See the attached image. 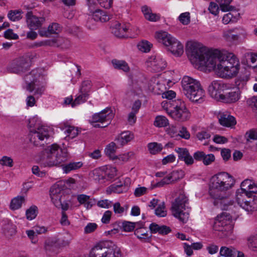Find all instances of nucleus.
I'll return each instance as SVG.
<instances>
[{
	"label": "nucleus",
	"mask_w": 257,
	"mask_h": 257,
	"mask_svg": "<svg viewBox=\"0 0 257 257\" xmlns=\"http://www.w3.org/2000/svg\"><path fill=\"white\" fill-rule=\"evenodd\" d=\"M186 52L195 67L214 69L222 78L231 77L238 72L239 60L232 53L222 52L218 50L208 51L205 47L192 42L187 44Z\"/></svg>",
	"instance_id": "f257e3e1"
},
{
	"label": "nucleus",
	"mask_w": 257,
	"mask_h": 257,
	"mask_svg": "<svg viewBox=\"0 0 257 257\" xmlns=\"http://www.w3.org/2000/svg\"><path fill=\"white\" fill-rule=\"evenodd\" d=\"M186 52L195 67L214 69L222 78L231 77L238 72L239 60L232 53L222 52L218 50L208 51L205 47L192 42L187 44Z\"/></svg>",
	"instance_id": "f03ea898"
},
{
	"label": "nucleus",
	"mask_w": 257,
	"mask_h": 257,
	"mask_svg": "<svg viewBox=\"0 0 257 257\" xmlns=\"http://www.w3.org/2000/svg\"><path fill=\"white\" fill-rule=\"evenodd\" d=\"M233 177L224 172L218 173L212 177L209 189V194L214 200L215 206L222 210H227L232 202L228 198L230 190L234 185Z\"/></svg>",
	"instance_id": "7ed1b4c3"
},
{
	"label": "nucleus",
	"mask_w": 257,
	"mask_h": 257,
	"mask_svg": "<svg viewBox=\"0 0 257 257\" xmlns=\"http://www.w3.org/2000/svg\"><path fill=\"white\" fill-rule=\"evenodd\" d=\"M181 85L183 94L190 100L198 103L204 101L205 92L198 80L184 76L181 81Z\"/></svg>",
	"instance_id": "20e7f679"
},
{
	"label": "nucleus",
	"mask_w": 257,
	"mask_h": 257,
	"mask_svg": "<svg viewBox=\"0 0 257 257\" xmlns=\"http://www.w3.org/2000/svg\"><path fill=\"white\" fill-rule=\"evenodd\" d=\"M68 159L67 150L54 144L46 150L41 164L45 167L61 166Z\"/></svg>",
	"instance_id": "39448f33"
},
{
	"label": "nucleus",
	"mask_w": 257,
	"mask_h": 257,
	"mask_svg": "<svg viewBox=\"0 0 257 257\" xmlns=\"http://www.w3.org/2000/svg\"><path fill=\"white\" fill-rule=\"evenodd\" d=\"M28 126L30 128V141L37 145V140L43 141L50 136V128L42 125L41 120L37 116L31 118L29 121Z\"/></svg>",
	"instance_id": "423d86ee"
},
{
	"label": "nucleus",
	"mask_w": 257,
	"mask_h": 257,
	"mask_svg": "<svg viewBox=\"0 0 257 257\" xmlns=\"http://www.w3.org/2000/svg\"><path fill=\"white\" fill-rule=\"evenodd\" d=\"M155 38L165 46L168 51L176 56H181L184 52L183 44L175 38L165 31L157 32Z\"/></svg>",
	"instance_id": "0eeeda50"
},
{
	"label": "nucleus",
	"mask_w": 257,
	"mask_h": 257,
	"mask_svg": "<svg viewBox=\"0 0 257 257\" xmlns=\"http://www.w3.org/2000/svg\"><path fill=\"white\" fill-rule=\"evenodd\" d=\"M90 257H121L120 250L113 242L106 241L95 245L90 252Z\"/></svg>",
	"instance_id": "6e6552de"
},
{
	"label": "nucleus",
	"mask_w": 257,
	"mask_h": 257,
	"mask_svg": "<svg viewBox=\"0 0 257 257\" xmlns=\"http://www.w3.org/2000/svg\"><path fill=\"white\" fill-rule=\"evenodd\" d=\"M171 101L163 102L162 106L169 116L176 120L185 121L187 120L190 116V113L187 108L185 103L181 100H178L174 105L173 109H171Z\"/></svg>",
	"instance_id": "1a4fd4ad"
},
{
	"label": "nucleus",
	"mask_w": 257,
	"mask_h": 257,
	"mask_svg": "<svg viewBox=\"0 0 257 257\" xmlns=\"http://www.w3.org/2000/svg\"><path fill=\"white\" fill-rule=\"evenodd\" d=\"M40 73L36 70H32L24 77V88L30 93L33 92L38 97L41 96L45 90V86L40 81Z\"/></svg>",
	"instance_id": "9d476101"
},
{
	"label": "nucleus",
	"mask_w": 257,
	"mask_h": 257,
	"mask_svg": "<svg viewBox=\"0 0 257 257\" xmlns=\"http://www.w3.org/2000/svg\"><path fill=\"white\" fill-rule=\"evenodd\" d=\"M187 202L188 199L185 195L180 194L172 205L171 208L173 215L183 223L188 220L189 216L188 210H186V209Z\"/></svg>",
	"instance_id": "9b49d317"
},
{
	"label": "nucleus",
	"mask_w": 257,
	"mask_h": 257,
	"mask_svg": "<svg viewBox=\"0 0 257 257\" xmlns=\"http://www.w3.org/2000/svg\"><path fill=\"white\" fill-rule=\"evenodd\" d=\"M113 117L112 110L107 107L100 112L94 114L89 121L94 127H105L110 123Z\"/></svg>",
	"instance_id": "f8f14e48"
},
{
	"label": "nucleus",
	"mask_w": 257,
	"mask_h": 257,
	"mask_svg": "<svg viewBox=\"0 0 257 257\" xmlns=\"http://www.w3.org/2000/svg\"><path fill=\"white\" fill-rule=\"evenodd\" d=\"M50 195L52 202L56 207L61 208L63 211L68 209L69 204L63 201L65 196L61 183L53 185L50 189Z\"/></svg>",
	"instance_id": "ddd939ff"
},
{
	"label": "nucleus",
	"mask_w": 257,
	"mask_h": 257,
	"mask_svg": "<svg viewBox=\"0 0 257 257\" xmlns=\"http://www.w3.org/2000/svg\"><path fill=\"white\" fill-rule=\"evenodd\" d=\"M228 89V84L217 80L212 81L208 88L210 95L217 101H220L223 93Z\"/></svg>",
	"instance_id": "4468645a"
},
{
	"label": "nucleus",
	"mask_w": 257,
	"mask_h": 257,
	"mask_svg": "<svg viewBox=\"0 0 257 257\" xmlns=\"http://www.w3.org/2000/svg\"><path fill=\"white\" fill-rule=\"evenodd\" d=\"M229 218H227L226 213H222L218 215L215 219L213 228L215 230L221 232V237L226 236L229 233V229L230 227L229 223Z\"/></svg>",
	"instance_id": "2eb2a0df"
},
{
	"label": "nucleus",
	"mask_w": 257,
	"mask_h": 257,
	"mask_svg": "<svg viewBox=\"0 0 257 257\" xmlns=\"http://www.w3.org/2000/svg\"><path fill=\"white\" fill-rule=\"evenodd\" d=\"M147 64L151 70L154 72H159L164 70L167 63L162 57L159 55H153L148 58Z\"/></svg>",
	"instance_id": "dca6fc26"
},
{
	"label": "nucleus",
	"mask_w": 257,
	"mask_h": 257,
	"mask_svg": "<svg viewBox=\"0 0 257 257\" xmlns=\"http://www.w3.org/2000/svg\"><path fill=\"white\" fill-rule=\"evenodd\" d=\"M30 58L24 56L15 59L10 67V70L13 73H20L26 70L30 66Z\"/></svg>",
	"instance_id": "f3484780"
},
{
	"label": "nucleus",
	"mask_w": 257,
	"mask_h": 257,
	"mask_svg": "<svg viewBox=\"0 0 257 257\" xmlns=\"http://www.w3.org/2000/svg\"><path fill=\"white\" fill-rule=\"evenodd\" d=\"M162 81L163 80L159 77L151 78L148 82V89L155 94H161L166 89V87Z\"/></svg>",
	"instance_id": "a211bd4d"
},
{
	"label": "nucleus",
	"mask_w": 257,
	"mask_h": 257,
	"mask_svg": "<svg viewBox=\"0 0 257 257\" xmlns=\"http://www.w3.org/2000/svg\"><path fill=\"white\" fill-rule=\"evenodd\" d=\"M240 95L238 88H231L228 84V89L223 93L220 101L227 103H234L239 100Z\"/></svg>",
	"instance_id": "6ab92c4d"
},
{
	"label": "nucleus",
	"mask_w": 257,
	"mask_h": 257,
	"mask_svg": "<svg viewBox=\"0 0 257 257\" xmlns=\"http://www.w3.org/2000/svg\"><path fill=\"white\" fill-rule=\"evenodd\" d=\"M45 21L44 17H38L34 16L31 12L26 14L27 25L31 30H36L40 28Z\"/></svg>",
	"instance_id": "aec40b11"
},
{
	"label": "nucleus",
	"mask_w": 257,
	"mask_h": 257,
	"mask_svg": "<svg viewBox=\"0 0 257 257\" xmlns=\"http://www.w3.org/2000/svg\"><path fill=\"white\" fill-rule=\"evenodd\" d=\"M129 27L130 25L128 24H121L118 22H115L111 26V33L117 37L123 38L126 36Z\"/></svg>",
	"instance_id": "412c9836"
},
{
	"label": "nucleus",
	"mask_w": 257,
	"mask_h": 257,
	"mask_svg": "<svg viewBox=\"0 0 257 257\" xmlns=\"http://www.w3.org/2000/svg\"><path fill=\"white\" fill-rule=\"evenodd\" d=\"M175 151L178 154L179 159L184 161L187 165H191L194 163V159L186 148H176Z\"/></svg>",
	"instance_id": "4be33fe9"
},
{
	"label": "nucleus",
	"mask_w": 257,
	"mask_h": 257,
	"mask_svg": "<svg viewBox=\"0 0 257 257\" xmlns=\"http://www.w3.org/2000/svg\"><path fill=\"white\" fill-rule=\"evenodd\" d=\"M240 189L250 195L257 193V183L250 179L244 180L241 184Z\"/></svg>",
	"instance_id": "5701e85b"
},
{
	"label": "nucleus",
	"mask_w": 257,
	"mask_h": 257,
	"mask_svg": "<svg viewBox=\"0 0 257 257\" xmlns=\"http://www.w3.org/2000/svg\"><path fill=\"white\" fill-rule=\"evenodd\" d=\"M245 204L242 208L248 212H252L257 210V197L255 195H250L245 201Z\"/></svg>",
	"instance_id": "b1692460"
},
{
	"label": "nucleus",
	"mask_w": 257,
	"mask_h": 257,
	"mask_svg": "<svg viewBox=\"0 0 257 257\" xmlns=\"http://www.w3.org/2000/svg\"><path fill=\"white\" fill-rule=\"evenodd\" d=\"M133 139V135L129 131L124 132L119 135L115 139L117 146L120 147L130 142Z\"/></svg>",
	"instance_id": "393cba45"
},
{
	"label": "nucleus",
	"mask_w": 257,
	"mask_h": 257,
	"mask_svg": "<svg viewBox=\"0 0 257 257\" xmlns=\"http://www.w3.org/2000/svg\"><path fill=\"white\" fill-rule=\"evenodd\" d=\"M92 19L95 21H100L101 22H105L109 20L111 16L106 12L97 9L91 13Z\"/></svg>",
	"instance_id": "a878e982"
},
{
	"label": "nucleus",
	"mask_w": 257,
	"mask_h": 257,
	"mask_svg": "<svg viewBox=\"0 0 257 257\" xmlns=\"http://www.w3.org/2000/svg\"><path fill=\"white\" fill-rule=\"evenodd\" d=\"M144 225L143 223H140L135 231V234L138 238L144 239L145 241L149 240L151 235H149L147 229L143 227Z\"/></svg>",
	"instance_id": "bb28decb"
},
{
	"label": "nucleus",
	"mask_w": 257,
	"mask_h": 257,
	"mask_svg": "<svg viewBox=\"0 0 257 257\" xmlns=\"http://www.w3.org/2000/svg\"><path fill=\"white\" fill-rule=\"evenodd\" d=\"M219 121L221 125L226 127H231L236 123L235 118L228 113L221 115Z\"/></svg>",
	"instance_id": "cd10ccee"
},
{
	"label": "nucleus",
	"mask_w": 257,
	"mask_h": 257,
	"mask_svg": "<svg viewBox=\"0 0 257 257\" xmlns=\"http://www.w3.org/2000/svg\"><path fill=\"white\" fill-rule=\"evenodd\" d=\"M90 176L94 180L98 181L100 184L105 183L104 176L103 167L94 169L90 173Z\"/></svg>",
	"instance_id": "c85d7f7f"
},
{
	"label": "nucleus",
	"mask_w": 257,
	"mask_h": 257,
	"mask_svg": "<svg viewBox=\"0 0 257 257\" xmlns=\"http://www.w3.org/2000/svg\"><path fill=\"white\" fill-rule=\"evenodd\" d=\"M83 166L81 162H71L67 164L61 165L63 172L68 174L71 171L80 169Z\"/></svg>",
	"instance_id": "c756f323"
},
{
	"label": "nucleus",
	"mask_w": 257,
	"mask_h": 257,
	"mask_svg": "<svg viewBox=\"0 0 257 257\" xmlns=\"http://www.w3.org/2000/svg\"><path fill=\"white\" fill-rule=\"evenodd\" d=\"M119 146H117L116 143L111 142L106 146L104 152L105 154L111 159L115 160L117 156L115 155V153L116 149L119 148Z\"/></svg>",
	"instance_id": "7c9ffc66"
},
{
	"label": "nucleus",
	"mask_w": 257,
	"mask_h": 257,
	"mask_svg": "<svg viewBox=\"0 0 257 257\" xmlns=\"http://www.w3.org/2000/svg\"><path fill=\"white\" fill-rule=\"evenodd\" d=\"M247 64L257 71V54L253 53H246L244 54Z\"/></svg>",
	"instance_id": "2f4dec72"
},
{
	"label": "nucleus",
	"mask_w": 257,
	"mask_h": 257,
	"mask_svg": "<svg viewBox=\"0 0 257 257\" xmlns=\"http://www.w3.org/2000/svg\"><path fill=\"white\" fill-rule=\"evenodd\" d=\"M250 195L248 193H246L242 190L238 189L236 192V201L237 204L242 208L245 204V201L247 200V197H249Z\"/></svg>",
	"instance_id": "473e14b6"
},
{
	"label": "nucleus",
	"mask_w": 257,
	"mask_h": 257,
	"mask_svg": "<svg viewBox=\"0 0 257 257\" xmlns=\"http://www.w3.org/2000/svg\"><path fill=\"white\" fill-rule=\"evenodd\" d=\"M111 63L116 69L121 70L125 72H128L130 71V67L128 64L124 60L113 59L111 61Z\"/></svg>",
	"instance_id": "72a5a7b5"
},
{
	"label": "nucleus",
	"mask_w": 257,
	"mask_h": 257,
	"mask_svg": "<svg viewBox=\"0 0 257 257\" xmlns=\"http://www.w3.org/2000/svg\"><path fill=\"white\" fill-rule=\"evenodd\" d=\"M105 182L110 180L116 176V169L115 167L108 166L103 167Z\"/></svg>",
	"instance_id": "f704fd0d"
},
{
	"label": "nucleus",
	"mask_w": 257,
	"mask_h": 257,
	"mask_svg": "<svg viewBox=\"0 0 257 257\" xmlns=\"http://www.w3.org/2000/svg\"><path fill=\"white\" fill-rule=\"evenodd\" d=\"M4 233L8 237H10L16 233V227L9 221L4 225Z\"/></svg>",
	"instance_id": "c9c22d12"
},
{
	"label": "nucleus",
	"mask_w": 257,
	"mask_h": 257,
	"mask_svg": "<svg viewBox=\"0 0 257 257\" xmlns=\"http://www.w3.org/2000/svg\"><path fill=\"white\" fill-rule=\"evenodd\" d=\"M52 41H53L52 46L61 47L64 49L68 48L70 45L69 40L63 38L53 39Z\"/></svg>",
	"instance_id": "e433bc0d"
},
{
	"label": "nucleus",
	"mask_w": 257,
	"mask_h": 257,
	"mask_svg": "<svg viewBox=\"0 0 257 257\" xmlns=\"http://www.w3.org/2000/svg\"><path fill=\"white\" fill-rule=\"evenodd\" d=\"M219 253L221 257H235L236 251L231 248L222 246L220 248Z\"/></svg>",
	"instance_id": "4c0bfd02"
},
{
	"label": "nucleus",
	"mask_w": 257,
	"mask_h": 257,
	"mask_svg": "<svg viewBox=\"0 0 257 257\" xmlns=\"http://www.w3.org/2000/svg\"><path fill=\"white\" fill-rule=\"evenodd\" d=\"M219 4L220 9L223 12L231 11L235 9V8L230 5L232 0H216Z\"/></svg>",
	"instance_id": "58836bf2"
},
{
	"label": "nucleus",
	"mask_w": 257,
	"mask_h": 257,
	"mask_svg": "<svg viewBox=\"0 0 257 257\" xmlns=\"http://www.w3.org/2000/svg\"><path fill=\"white\" fill-rule=\"evenodd\" d=\"M148 148L150 153L153 155L158 154L163 149L162 145L156 142L149 143L148 145Z\"/></svg>",
	"instance_id": "ea45409f"
},
{
	"label": "nucleus",
	"mask_w": 257,
	"mask_h": 257,
	"mask_svg": "<svg viewBox=\"0 0 257 257\" xmlns=\"http://www.w3.org/2000/svg\"><path fill=\"white\" fill-rule=\"evenodd\" d=\"M25 202V198L23 196H17L11 201V208L13 210L19 209Z\"/></svg>",
	"instance_id": "a19ab883"
},
{
	"label": "nucleus",
	"mask_w": 257,
	"mask_h": 257,
	"mask_svg": "<svg viewBox=\"0 0 257 257\" xmlns=\"http://www.w3.org/2000/svg\"><path fill=\"white\" fill-rule=\"evenodd\" d=\"M236 29H231L224 32L223 37L225 39L229 42L237 40L238 38V36L237 34H233V32Z\"/></svg>",
	"instance_id": "79ce46f5"
},
{
	"label": "nucleus",
	"mask_w": 257,
	"mask_h": 257,
	"mask_svg": "<svg viewBox=\"0 0 257 257\" xmlns=\"http://www.w3.org/2000/svg\"><path fill=\"white\" fill-rule=\"evenodd\" d=\"M169 124L168 119L162 115H159L156 117L154 125L157 127H165Z\"/></svg>",
	"instance_id": "37998d69"
},
{
	"label": "nucleus",
	"mask_w": 257,
	"mask_h": 257,
	"mask_svg": "<svg viewBox=\"0 0 257 257\" xmlns=\"http://www.w3.org/2000/svg\"><path fill=\"white\" fill-rule=\"evenodd\" d=\"M79 94L72 103V107H74L77 105L85 102L87 100L88 94L80 92Z\"/></svg>",
	"instance_id": "c03bdc74"
},
{
	"label": "nucleus",
	"mask_w": 257,
	"mask_h": 257,
	"mask_svg": "<svg viewBox=\"0 0 257 257\" xmlns=\"http://www.w3.org/2000/svg\"><path fill=\"white\" fill-rule=\"evenodd\" d=\"M125 187L120 184L119 185L113 184L111 185L107 190V192L110 193L111 192L115 193H121L125 190Z\"/></svg>",
	"instance_id": "a18cd8bd"
},
{
	"label": "nucleus",
	"mask_w": 257,
	"mask_h": 257,
	"mask_svg": "<svg viewBox=\"0 0 257 257\" xmlns=\"http://www.w3.org/2000/svg\"><path fill=\"white\" fill-rule=\"evenodd\" d=\"M22 12L19 10H11L8 14L9 19L12 21H18L22 19Z\"/></svg>",
	"instance_id": "49530a36"
},
{
	"label": "nucleus",
	"mask_w": 257,
	"mask_h": 257,
	"mask_svg": "<svg viewBox=\"0 0 257 257\" xmlns=\"http://www.w3.org/2000/svg\"><path fill=\"white\" fill-rule=\"evenodd\" d=\"M65 133L67 134V137L73 139L78 135V131L77 128L69 125L65 127Z\"/></svg>",
	"instance_id": "de8ad7c7"
},
{
	"label": "nucleus",
	"mask_w": 257,
	"mask_h": 257,
	"mask_svg": "<svg viewBox=\"0 0 257 257\" xmlns=\"http://www.w3.org/2000/svg\"><path fill=\"white\" fill-rule=\"evenodd\" d=\"M45 248L46 250H50L53 247H57V237H50L45 241Z\"/></svg>",
	"instance_id": "09e8293b"
},
{
	"label": "nucleus",
	"mask_w": 257,
	"mask_h": 257,
	"mask_svg": "<svg viewBox=\"0 0 257 257\" xmlns=\"http://www.w3.org/2000/svg\"><path fill=\"white\" fill-rule=\"evenodd\" d=\"M152 44L147 41H142L138 45L139 50L143 52H148L150 51Z\"/></svg>",
	"instance_id": "8fccbe9b"
},
{
	"label": "nucleus",
	"mask_w": 257,
	"mask_h": 257,
	"mask_svg": "<svg viewBox=\"0 0 257 257\" xmlns=\"http://www.w3.org/2000/svg\"><path fill=\"white\" fill-rule=\"evenodd\" d=\"M140 224V222H132L129 221H124L122 223V227L125 231L130 232L137 228L138 225Z\"/></svg>",
	"instance_id": "3c124183"
},
{
	"label": "nucleus",
	"mask_w": 257,
	"mask_h": 257,
	"mask_svg": "<svg viewBox=\"0 0 257 257\" xmlns=\"http://www.w3.org/2000/svg\"><path fill=\"white\" fill-rule=\"evenodd\" d=\"M91 86V82L90 80H84L82 82L79 89L80 92L87 93L90 91Z\"/></svg>",
	"instance_id": "603ef678"
},
{
	"label": "nucleus",
	"mask_w": 257,
	"mask_h": 257,
	"mask_svg": "<svg viewBox=\"0 0 257 257\" xmlns=\"http://www.w3.org/2000/svg\"><path fill=\"white\" fill-rule=\"evenodd\" d=\"M247 245L252 250L257 248V235H251L247 238Z\"/></svg>",
	"instance_id": "864d4df0"
},
{
	"label": "nucleus",
	"mask_w": 257,
	"mask_h": 257,
	"mask_svg": "<svg viewBox=\"0 0 257 257\" xmlns=\"http://www.w3.org/2000/svg\"><path fill=\"white\" fill-rule=\"evenodd\" d=\"M155 214L159 217H165L167 215V211L165 210V207L164 202H162L158 205V206L155 210Z\"/></svg>",
	"instance_id": "5fc2aeb1"
},
{
	"label": "nucleus",
	"mask_w": 257,
	"mask_h": 257,
	"mask_svg": "<svg viewBox=\"0 0 257 257\" xmlns=\"http://www.w3.org/2000/svg\"><path fill=\"white\" fill-rule=\"evenodd\" d=\"M37 207L35 206H34L30 207L27 210L26 214L28 219L31 220L36 217L37 216Z\"/></svg>",
	"instance_id": "6e6d98bb"
},
{
	"label": "nucleus",
	"mask_w": 257,
	"mask_h": 257,
	"mask_svg": "<svg viewBox=\"0 0 257 257\" xmlns=\"http://www.w3.org/2000/svg\"><path fill=\"white\" fill-rule=\"evenodd\" d=\"M236 18L231 13H228L224 15L222 18V22L224 24H228L230 22L236 21Z\"/></svg>",
	"instance_id": "4d7b16f0"
},
{
	"label": "nucleus",
	"mask_w": 257,
	"mask_h": 257,
	"mask_svg": "<svg viewBox=\"0 0 257 257\" xmlns=\"http://www.w3.org/2000/svg\"><path fill=\"white\" fill-rule=\"evenodd\" d=\"M171 178L173 179V182H175L182 178L184 175V172L182 170H175L170 173Z\"/></svg>",
	"instance_id": "13d9d810"
},
{
	"label": "nucleus",
	"mask_w": 257,
	"mask_h": 257,
	"mask_svg": "<svg viewBox=\"0 0 257 257\" xmlns=\"http://www.w3.org/2000/svg\"><path fill=\"white\" fill-rule=\"evenodd\" d=\"M0 164L3 166H6L12 167L13 166V159L7 156H3L0 160Z\"/></svg>",
	"instance_id": "bf43d9fd"
},
{
	"label": "nucleus",
	"mask_w": 257,
	"mask_h": 257,
	"mask_svg": "<svg viewBox=\"0 0 257 257\" xmlns=\"http://www.w3.org/2000/svg\"><path fill=\"white\" fill-rule=\"evenodd\" d=\"M148 191V189L145 187L139 186L135 189L134 191V195L136 197H140L146 194Z\"/></svg>",
	"instance_id": "052dcab7"
},
{
	"label": "nucleus",
	"mask_w": 257,
	"mask_h": 257,
	"mask_svg": "<svg viewBox=\"0 0 257 257\" xmlns=\"http://www.w3.org/2000/svg\"><path fill=\"white\" fill-rule=\"evenodd\" d=\"M48 27H51L50 29L52 30L50 31L51 35L58 34L61 31V27L56 23H52Z\"/></svg>",
	"instance_id": "680f3d73"
},
{
	"label": "nucleus",
	"mask_w": 257,
	"mask_h": 257,
	"mask_svg": "<svg viewBox=\"0 0 257 257\" xmlns=\"http://www.w3.org/2000/svg\"><path fill=\"white\" fill-rule=\"evenodd\" d=\"M180 21L183 25H187L190 23V14L188 12L182 13L179 17Z\"/></svg>",
	"instance_id": "e2e57ef3"
},
{
	"label": "nucleus",
	"mask_w": 257,
	"mask_h": 257,
	"mask_svg": "<svg viewBox=\"0 0 257 257\" xmlns=\"http://www.w3.org/2000/svg\"><path fill=\"white\" fill-rule=\"evenodd\" d=\"M111 201L107 199L101 200L97 202V205L98 207L104 208H109L111 207Z\"/></svg>",
	"instance_id": "0e129e2a"
},
{
	"label": "nucleus",
	"mask_w": 257,
	"mask_h": 257,
	"mask_svg": "<svg viewBox=\"0 0 257 257\" xmlns=\"http://www.w3.org/2000/svg\"><path fill=\"white\" fill-rule=\"evenodd\" d=\"M246 102L247 104L251 107L253 110H257V96L248 98Z\"/></svg>",
	"instance_id": "69168bd1"
},
{
	"label": "nucleus",
	"mask_w": 257,
	"mask_h": 257,
	"mask_svg": "<svg viewBox=\"0 0 257 257\" xmlns=\"http://www.w3.org/2000/svg\"><path fill=\"white\" fill-rule=\"evenodd\" d=\"M215 160L214 155L212 154L204 155L203 163L205 165H208L214 162Z\"/></svg>",
	"instance_id": "338daca9"
},
{
	"label": "nucleus",
	"mask_w": 257,
	"mask_h": 257,
	"mask_svg": "<svg viewBox=\"0 0 257 257\" xmlns=\"http://www.w3.org/2000/svg\"><path fill=\"white\" fill-rule=\"evenodd\" d=\"M178 135L182 138L188 140L190 137V135L187 128L184 126L181 127L179 131Z\"/></svg>",
	"instance_id": "774afa93"
}]
</instances>
